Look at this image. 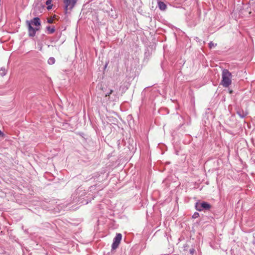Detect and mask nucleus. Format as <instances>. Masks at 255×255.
<instances>
[{
	"label": "nucleus",
	"instance_id": "1",
	"mask_svg": "<svg viewBox=\"0 0 255 255\" xmlns=\"http://www.w3.org/2000/svg\"><path fill=\"white\" fill-rule=\"evenodd\" d=\"M26 23L28 26V35L30 37H34L35 35L36 32L39 29L38 27H33L32 25L35 26H39L41 25L40 19L38 17H34L30 21H27Z\"/></svg>",
	"mask_w": 255,
	"mask_h": 255
},
{
	"label": "nucleus",
	"instance_id": "2",
	"mask_svg": "<svg viewBox=\"0 0 255 255\" xmlns=\"http://www.w3.org/2000/svg\"><path fill=\"white\" fill-rule=\"evenodd\" d=\"M221 84L225 88L228 87L232 83V74L227 69H223L222 72Z\"/></svg>",
	"mask_w": 255,
	"mask_h": 255
},
{
	"label": "nucleus",
	"instance_id": "3",
	"mask_svg": "<svg viewBox=\"0 0 255 255\" xmlns=\"http://www.w3.org/2000/svg\"><path fill=\"white\" fill-rule=\"evenodd\" d=\"M65 14L69 13L75 6L78 0H62Z\"/></svg>",
	"mask_w": 255,
	"mask_h": 255
},
{
	"label": "nucleus",
	"instance_id": "4",
	"mask_svg": "<svg viewBox=\"0 0 255 255\" xmlns=\"http://www.w3.org/2000/svg\"><path fill=\"white\" fill-rule=\"evenodd\" d=\"M196 209L199 211L203 210H209L211 208V205L206 202H198L196 203Z\"/></svg>",
	"mask_w": 255,
	"mask_h": 255
},
{
	"label": "nucleus",
	"instance_id": "5",
	"mask_svg": "<svg viewBox=\"0 0 255 255\" xmlns=\"http://www.w3.org/2000/svg\"><path fill=\"white\" fill-rule=\"evenodd\" d=\"M122 234H117L114 239L113 243L112 245V251L115 250L119 247L122 240Z\"/></svg>",
	"mask_w": 255,
	"mask_h": 255
},
{
	"label": "nucleus",
	"instance_id": "6",
	"mask_svg": "<svg viewBox=\"0 0 255 255\" xmlns=\"http://www.w3.org/2000/svg\"><path fill=\"white\" fill-rule=\"evenodd\" d=\"M158 6L161 10H165L167 8L166 4L164 2L161 1L158 2Z\"/></svg>",
	"mask_w": 255,
	"mask_h": 255
},
{
	"label": "nucleus",
	"instance_id": "7",
	"mask_svg": "<svg viewBox=\"0 0 255 255\" xmlns=\"http://www.w3.org/2000/svg\"><path fill=\"white\" fill-rule=\"evenodd\" d=\"M237 114L242 118H245L247 115V113L243 110H239L237 111Z\"/></svg>",
	"mask_w": 255,
	"mask_h": 255
},
{
	"label": "nucleus",
	"instance_id": "8",
	"mask_svg": "<svg viewBox=\"0 0 255 255\" xmlns=\"http://www.w3.org/2000/svg\"><path fill=\"white\" fill-rule=\"evenodd\" d=\"M46 29L47 30L48 34H52L55 32V28L54 26L51 27L50 26H47L46 27Z\"/></svg>",
	"mask_w": 255,
	"mask_h": 255
},
{
	"label": "nucleus",
	"instance_id": "9",
	"mask_svg": "<svg viewBox=\"0 0 255 255\" xmlns=\"http://www.w3.org/2000/svg\"><path fill=\"white\" fill-rule=\"evenodd\" d=\"M6 73V70L5 68L1 67L0 69V76H4Z\"/></svg>",
	"mask_w": 255,
	"mask_h": 255
},
{
	"label": "nucleus",
	"instance_id": "10",
	"mask_svg": "<svg viewBox=\"0 0 255 255\" xmlns=\"http://www.w3.org/2000/svg\"><path fill=\"white\" fill-rule=\"evenodd\" d=\"M55 62V59L54 57H51L48 60V63L50 65L54 64Z\"/></svg>",
	"mask_w": 255,
	"mask_h": 255
},
{
	"label": "nucleus",
	"instance_id": "11",
	"mask_svg": "<svg viewBox=\"0 0 255 255\" xmlns=\"http://www.w3.org/2000/svg\"><path fill=\"white\" fill-rule=\"evenodd\" d=\"M215 45H217V44H215L212 41H211L209 43V46L210 48H212L213 47H214Z\"/></svg>",
	"mask_w": 255,
	"mask_h": 255
},
{
	"label": "nucleus",
	"instance_id": "12",
	"mask_svg": "<svg viewBox=\"0 0 255 255\" xmlns=\"http://www.w3.org/2000/svg\"><path fill=\"white\" fill-rule=\"evenodd\" d=\"M199 216V214L198 212H195L194 214L193 215V218H197Z\"/></svg>",
	"mask_w": 255,
	"mask_h": 255
},
{
	"label": "nucleus",
	"instance_id": "13",
	"mask_svg": "<svg viewBox=\"0 0 255 255\" xmlns=\"http://www.w3.org/2000/svg\"><path fill=\"white\" fill-rule=\"evenodd\" d=\"M189 252H190V253L191 255H193L194 254V253H195V249H194L192 248V249H190L189 250Z\"/></svg>",
	"mask_w": 255,
	"mask_h": 255
},
{
	"label": "nucleus",
	"instance_id": "14",
	"mask_svg": "<svg viewBox=\"0 0 255 255\" xmlns=\"http://www.w3.org/2000/svg\"><path fill=\"white\" fill-rule=\"evenodd\" d=\"M52 0H47L46 1V4L47 5H50L51 4Z\"/></svg>",
	"mask_w": 255,
	"mask_h": 255
},
{
	"label": "nucleus",
	"instance_id": "15",
	"mask_svg": "<svg viewBox=\"0 0 255 255\" xmlns=\"http://www.w3.org/2000/svg\"><path fill=\"white\" fill-rule=\"evenodd\" d=\"M113 91L112 90H110L109 93H107L106 94V96H109L110 94H111L113 93Z\"/></svg>",
	"mask_w": 255,
	"mask_h": 255
},
{
	"label": "nucleus",
	"instance_id": "16",
	"mask_svg": "<svg viewBox=\"0 0 255 255\" xmlns=\"http://www.w3.org/2000/svg\"><path fill=\"white\" fill-rule=\"evenodd\" d=\"M53 20L52 19H48L47 22L49 23H52L53 22Z\"/></svg>",
	"mask_w": 255,
	"mask_h": 255
},
{
	"label": "nucleus",
	"instance_id": "17",
	"mask_svg": "<svg viewBox=\"0 0 255 255\" xmlns=\"http://www.w3.org/2000/svg\"><path fill=\"white\" fill-rule=\"evenodd\" d=\"M52 4H50V5H47V8L48 9H50L52 8Z\"/></svg>",
	"mask_w": 255,
	"mask_h": 255
},
{
	"label": "nucleus",
	"instance_id": "18",
	"mask_svg": "<svg viewBox=\"0 0 255 255\" xmlns=\"http://www.w3.org/2000/svg\"><path fill=\"white\" fill-rule=\"evenodd\" d=\"M3 132L0 130V136H3Z\"/></svg>",
	"mask_w": 255,
	"mask_h": 255
}]
</instances>
